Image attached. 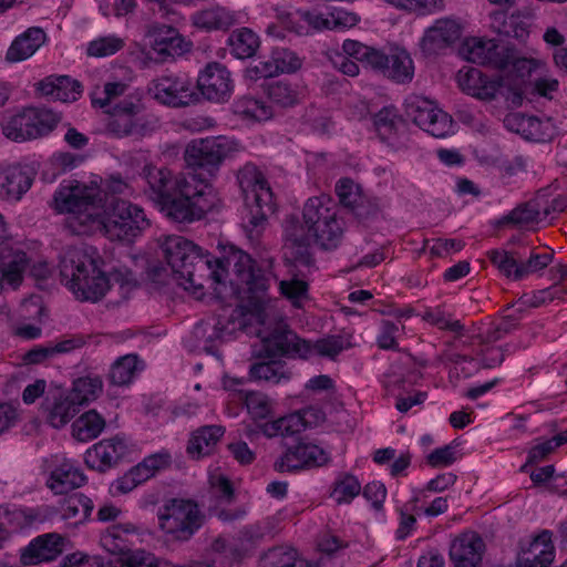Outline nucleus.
<instances>
[{"label":"nucleus","mask_w":567,"mask_h":567,"mask_svg":"<svg viewBox=\"0 0 567 567\" xmlns=\"http://www.w3.org/2000/svg\"><path fill=\"white\" fill-rule=\"evenodd\" d=\"M330 30H347L360 22V16L344 8L333 7L329 11Z\"/></svg>","instance_id":"56"},{"label":"nucleus","mask_w":567,"mask_h":567,"mask_svg":"<svg viewBox=\"0 0 567 567\" xmlns=\"http://www.w3.org/2000/svg\"><path fill=\"white\" fill-rule=\"evenodd\" d=\"M144 369V363L136 354L118 358L111 367L110 380L116 385H126Z\"/></svg>","instance_id":"42"},{"label":"nucleus","mask_w":567,"mask_h":567,"mask_svg":"<svg viewBox=\"0 0 567 567\" xmlns=\"http://www.w3.org/2000/svg\"><path fill=\"white\" fill-rule=\"evenodd\" d=\"M507 45L495 39L471 37L463 42L461 51L470 62L498 69L503 65Z\"/></svg>","instance_id":"19"},{"label":"nucleus","mask_w":567,"mask_h":567,"mask_svg":"<svg viewBox=\"0 0 567 567\" xmlns=\"http://www.w3.org/2000/svg\"><path fill=\"white\" fill-rule=\"evenodd\" d=\"M342 51L384 75L389 54L352 39L343 41Z\"/></svg>","instance_id":"30"},{"label":"nucleus","mask_w":567,"mask_h":567,"mask_svg":"<svg viewBox=\"0 0 567 567\" xmlns=\"http://www.w3.org/2000/svg\"><path fill=\"white\" fill-rule=\"evenodd\" d=\"M103 391V381L99 375H85L74 380L70 395L79 404L95 401Z\"/></svg>","instance_id":"44"},{"label":"nucleus","mask_w":567,"mask_h":567,"mask_svg":"<svg viewBox=\"0 0 567 567\" xmlns=\"http://www.w3.org/2000/svg\"><path fill=\"white\" fill-rule=\"evenodd\" d=\"M312 409L295 412L259 425V431L267 437L293 436L301 433L308 425L307 415Z\"/></svg>","instance_id":"27"},{"label":"nucleus","mask_w":567,"mask_h":567,"mask_svg":"<svg viewBox=\"0 0 567 567\" xmlns=\"http://www.w3.org/2000/svg\"><path fill=\"white\" fill-rule=\"evenodd\" d=\"M484 551L483 538L475 532H466L452 542L450 557L455 567H477Z\"/></svg>","instance_id":"22"},{"label":"nucleus","mask_w":567,"mask_h":567,"mask_svg":"<svg viewBox=\"0 0 567 567\" xmlns=\"http://www.w3.org/2000/svg\"><path fill=\"white\" fill-rule=\"evenodd\" d=\"M127 87L121 81L106 82L103 87H96L91 93L92 105L111 115L107 128L120 137L141 131L138 114L144 106L140 96L128 95L117 101L126 93Z\"/></svg>","instance_id":"7"},{"label":"nucleus","mask_w":567,"mask_h":567,"mask_svg":"<svg viewBox=\"0 0 567 567\" xmlns=\"http://www.w3.org/2000/svg\"><path fill=\"white\" fill-rule=\"evenodd\" d=\"M305 124L317 134H327L331 127V121L329 116L315 107H311L306 111L303 116Z\"/></svg>","instance_id":"61"},{"label":"nucleus","mask_w":567,"mask_h":567,"mask_svg":"<svg viewBox=\"0 0 567 567\" xmlns=\"http://www.w3.org/2000/svg\"><path fill=\"white\" fill-rule=\"evenodd\" d=\"M94 508L92 499L84 494L75 493L63 501L62 517L73 519L74 524L84 523Z\"/></svg>","instance_id":"46"},{"label":"nucleus","mask_w":567,"mask_h":567,"mask_svg":"<svg viewBox=\"0 0 567 567\" xmlns=\"http://www.w3.org/2000/svg\"><path fill=\"white\" fill-rule=\"evenodd\" d=\"M147 92L157 103L173 109L186 107L199 100L192 79L182 73L153 79L147 85Z\"/></svg>","instance_id":"14"},{"label":"nucleus","mask_w":567,"mask_h":567,"mask_svg":"<svg viewBox=\"0 0 567 567\" xmlns=\"http://www.w3.org/2000/svg\"><path fill=\"white\" fill-rule=\"evenodd\" d=\"M330 457L321 446L311 442H299L290 446L276 460L274 468L280 473H292L300 470L323 466Z\"/></svg>","instance_id":"16"},{"label":"nucleus","mask_w":567,"mask_h":567,"mask_svg":"<svg viewBox=\"0 0 567 567\" xmlns=\"http://www.w3.org/2000/svg\"><path fill=\"white\" fill-rule=\"evenodd\" d=\"M32 124L37 132V138L51 133L60 123L61 115L52 110L44 107H28Z\"/></svg>","instance_id":"50"},{"label":"nucleus","mask_w":567,"mask_h":567,"mask_svg":"<svg viewBox=\"0 0 567 567\" xmlns=\"http://www.w3.org/2000/svg\"><path fill=\"white\" fill-rule=\"evenodd\" d=\"M279 289L284 297H286L293 307L301 308L303 302L309 299L308 284L298 278L281 280Z\"/></svg>","instance_id":"51"},{"label":"nucleus","mask_w":567,"mask_h":567,"mask_svg":"<svg viewBox=\"0 0 567 567\" xmlns=\"http://www.w3.org/2000/svg\"><path fill=\"white\" fill-rule=\"evenodd\" d=\"M249 375L256 381L279 384L290 379V372L280 361L258 362L250 367Z\"/></svg>","instance_id":"45"},{"label":"nucleus","mask_w":567,"mask_h":567,"mask_svg":"<svg viewBox=\"0 0 567 567\" xmlns=\"http://www.w3.org/2000/svg\"><path fill=\"white\" fill-rule=\"evenodd\" d=\"M362 485L359 478L348 472L338 473L333 480L329 496L337 505H349L360 495Z\"/></svg>","instance_id":"34"},{"label":"nucleus","mask_w":567,"mask_h":567,"mask_svg":"<svg viewBox=\"0 0 567 567\" xmlns=\"http://www.w3.org/2000/svg\"><path fill=\"white\" fill-rule=\"evenodd\" d=\"M302 24H306V33L310 31H324L330 30L329 27V12L322 13L317 10H302L301 13Z\"/></svg>","instance_id":"62"},{"label":"nucleus","mask_w":567,"mask_h":567,"mask_svg":"<svg viewBox=\"0 0 567 567\" xmlns=\"http://www.w3.org/2000/svg\"><path fill=\"white\" fill-rule=\"evenodd\" d=\"M339 202L344 207L354 208L363 200L361 188L350 178H342L336 185Z\"/></svg>","instance_id":"53"},{"label":"nucleus","mask_w":567,"mask_h":567,"mask_svg":"<svg viewBox=\"0 0 567 567\" xmlns=\"http://www.w3.org/2000/svg\"><path fill=\"white\" fill-rule=\"evenodd\" d=\"M45 486L55 495L68 494L85 484L86 477L78 463L64 454H53L42 462Z\"/></svg>","instance_id":"15"},{"label":"nucleus","mask_w":567,"mask_h":567,"mask_svg":"<svg viewBox=\"0 0 567 567\" xmlns=\"http://www.w3.org/2000/svg\"><path fill=\"white\" fill-rule=\"evenodd\" d=\"M171 455L166 452H158L146 456L142 462L132 467L137 477V482L142 484L156 475L157 472L168 466Z\"/></svg>","instance_id":"48"},{"label":"nucleus","mask_w":567,"mask_h":567,"mask_svg":"<svg viewBox=\"0 0 567 567\" xmlns=\"http://www.w3.org/2000/svg\"><path fill=\"white\" fill-rule=\"evenodd\" d=\"M271 54L280 73L295 72L302 64L301 59L288 49H275Z\"/></svg>","instance_id":"60"},{"label":"nucleus","mask_w":567,"mask_h":567,"mask_svg":"<svg viewBox=\"0 0 567 567\" xmlns=\"http://www.w3.org/2000/svg\"><path fill=\"white\" fill-rule=\"evenodd\" d=\"M240 150V144L227 136L197 138L186 146L184 158L188 166L203 168L213 174L226 158Z\"/></svg>","instance_id":"13"},{"label":"nucleus","mask_w":567,"mask_h":567,"mask_svg":"<svg viewBox=\"0 0 567 567\" xmlns=\"http://www.w3.org/2000/svg\"><path fill=\"white\" fill-rule=\"evenodd\" d=\"M28 107L8 117L2 122V132L6 137L14 142H24L37 138V132L32 124Z\"/></svg>","instance_id":"35"},{"label":"nucleus","mask_w":567,"mask_h":567,"mask_svg":"<svg viewBox=\"0 0 567 567\" xmlns=\"http://www.w3.org/2000/svg\"><path fill=\"white\" fill-rule=\"evenodd\" d=\"M257 337L267 357L309 359L313 354H318L333 360L351 346L349 340L341 336H329L310 343L298 337L284 322L276 323L271 331L258 330Z\"/></svg>","instance_id":"6"},{"label":"nucleus","mask_w":567,"mask_h":567,"mask_svg":"<svg viewBox=\"0 0 567 567\" xmlns=\"http://www.w3.org/2000/svg\"><path fill=\"white\" fill-rule=\"evenodd\" d=\"M400 327L398 323L390 320H382L380 323V331L377 338V343L380 349L395 350L398 349V336Z\"/></svg>","instance_id":"59"},{"label":"nucleus","mask_w":567,"mask_h":567,"mask_svg":"<svg viewBox=\"0 0 567 567\" xmlns=\"http://www.w3.org/2000/svg\"><path fill=\"white\" fill-rule=\"evenodd\" d=\"M507 122L514 121L517 123L518 132L525 136V138L535 141V142H544L548 140L551 135L550 122L549 120L543 121L536 116L528 115H513L512 117L506 120Z\"/></svg>","instance_id":"41"},{"label":"nucleus","mask_w":567,"mask_h":567,"mask_svg":"<svg viewBox=\"0 0 567 567\" xmlns=\"http://www.w3.org/2000/svg\"><path fill=\"white\" fill-rule=\"evenodd\" d=\"M32 178L20 165L0 166V198L8 202L20 200L30 189Z\"/></svg>","instance_id":"25"},{"label":"nucleus","mask_w":567,"mask_h":567,"mask_svg":"<svg viewBox=\"0 0 567 567\" xmlns=\"http://www.w3.org/2000/svg\"><path fill=\"white\" fill-rule=\"evenodd\" d=\"M125 45L123 38L116 34L99 37L86 45V54L93 58H106L121 51Z\"/></svg>","instance_id":"49"},{"label":"nucleus","mask_w":567,"mask_h":567,"mask_svg":"<svg viewBox=\"0 0 567 567\" xmlns=\"http://www.w3.org/2000/svg\"><path fill=\"white\" fill-rule=\"evenodd\" d=\"M105 427V420L95 410H90L79 416L72 424L73 436L81 442L97 437Z\"/></svg>","instance_id":"38"},{"label":"nucleus","mask_w":567,"mask_h":567,"mask_svg":"<svg viewBox=\"0 0 567 567\" xmlns=\"http://www.w3.org/2000/svg\"><path fill=\"white\" fill-rule=\"evenodd\" d=\"M157 518L163 532L183 540L190 538L204 523V515L197 504L179 498L165 503L158 509Z\"/></svg>","instance_id":"11"},{"label":"nucleus","mask_w":567,"mask_h":567,"mask_svg":"<svg viewBox=\"0 0 567 567\" xmlns=\"http://www.w3.org/2000/svg\"><path fill=\"white\" fill-rule=\"evenodd\" d=\"M233 112L241 120L251 122L268 121L274 116V109L265 101L251 96H241L233 104Z\"/></svg>","instance_id":"36"},{"label":"nucleus","mask_w":567,"mask_h":567,"mask_svg":"<svg viewBox=\"0 0 567 567\" xmlns=\"http://www.w3.org/2000/svg\"><path fill=\"white\" fill-rule=\"evenodd\" d=\"M237 181L248 208V223L254 228L262 226L275 212L274 194L267 179L257 166L246 164L238 172Z\"/></svg>","instance_id":"9"},{"label":"nucleus","mask_w":567,"mask_h":567,"mask_svg":"<svg viewBox=\"0 0 567 567\" xmlns=\"http://www.w3.org/2000/svg\"><path fill=\"white\" fill-rule=\"evenodd\" d=\"M457 83L464 93L480 100L489 101L501 94L514 106H519L523 101V91L517 80L506 86L503 80L491 79L476 68L461 69L457 73Z\"/></svg>","instance_id":"10"},{"label":"nucleus","mask_w":567,"mask_h":567,"mask_svg":"<svg viewBox=\"0 0 567 567\" xmlns=\"http://www.w3.org/2000/svg\"><path fill=\"white\" fill-rule=\"evenodd\" d=\"M56 81L55 101L69 103L76 101L81 96L82 86L76 80L63 75L56 76Z\"/></svg>","instance_id":"57"},{"label":"nucleus","mask_w":567,"mask_h":567,"mask_svg":"<svg viewBox=\"0 0 567 567\" xmlns=\"http://www.w3.org/2000/svg\"><path fill=\"white\" fill-rule=\"evenodd\" d=\"M61 276L73 296L80 301L101 300L113 285L122 290L133 286L132 272L115 270L106 275L99 260L83 248H70L61 260Z\"/></svg>","instance_id":"4"},{"label":"nucleus","mask_w":567,"mask_h":567,"mask_svg":"<svg viewBox=\"0 0 567 567\" xmlns=\"http://www.w3.org/2000/svg\"><path fill=\"white\" fill-rule=\"evenodd\" d=\"M343 237V223L334 204L327 195L310 197L303 205L302 223L290 218L285 224V256L293 264L311 268L315 264L309 250L312 243L324 250L337 248Z\"/></svg>","instance_id":"3"},{"label":"nucleus","mask_w":567,"mask_h":567,"mask_svg":"<svg viewBox=\"0 0 567 567\" xmlns=\"http://www.w3.org/2000/svg\"><path fill=\"white\" fill-rule=\"evenodd\" d=\"M423 319L442 330H449L456 333L463 330V324L460 320L453 319L450 313L445 312L440 307L426 310L423 315Z\"/></svg>","instance_id":"54"},{"label":"nucleus","mask_w":567,"mask_h":567,"mask_svg":"<svg viewBox=\"0 0 567 567\" xmlns=\"http://www.w3.org/2000/svg\"><path fill=\"white\" fill-rule=\"evenodd\" d=\"M228 45L234 56L237 59H248L259 48V38L250 29L240 28L229 35Z\"/></svg>","instance_id":"43"},{"label":"nucleus","mask_w":567,"mask_h":567,"mask_svg":"<svg viewBox=\"0 0 567 567\" xmlns=\"http://www.w3.org/2000/svg\"><path fill=\"white\" fill-rule=\"evenodd\" d=\"M401 122L394 106H384L373 115V127L378 136L386 142L396 135L398 125Z\"/></svg>","instance_id":"47"},{"label":"nucleus","mask_w":567,"mask_h":567,"mask_svg":"<svg viewBox=\"0 0 567 567\" xmlns=\"http://www.w3.org/2000/svg\"><path fill=\"white\" fill-rule=\"evenodd\" d=\"M244 401L248 412L254 419H266L271 413L269 399L259 392H246Z\"/></svg>","instance_id":"55"},{"label":"nucleus","mask_w":567,"mask_h":567,"mask_svg":"<svg viewBox=\"0 0 567 567\" xmlns=\"http://www.w3.org/2000/svg\"><path fill=\"white\" fill-rule=\"evenodd\" d=\"M225 429L220 425H205L195 431L188 442L187 452L193 457L209 454L223 437Z\"/></svg>","instance_id":"32"},{"label":"nucleus","mask_w":567,"mask_h":567,"mask_svg":"<svg viewBox=\"0 0 567 567\" xmlns=\"http://www.w3.org/2000/svg\"><path fill=\"white\" fill-rule=\"evenodd\" d=\"M47 40L45 32L32 27L18 35L9 47L6 59L11 63L24 61L32 56Z\"/></svg>","instance_id":"28"},{"label":"nucleus","mask_w":567,"mask_h":567,"mask_svg":"<svg viewBox=\"0 0 567 567\" xmlns=\"http://www.w3.org/2000/svg\"><path fill=\"white\" fill-rule=\"evenodd\" d=\"M384 76L398 84L410 83L413 80L414 63L405 49L394 48L390 51Z\"/></svg>","instance_id":"31"},{"label":"nucleus","mask_w":567,"mask_h":567,"mask_svg":"<svg viewBox=\"0 0 567 567\" xmlns=\"http://www.w3.org/2000/svg\"><path fill=\"white\" fill-rule=\"evenodd\" d=\"M163 257L173 271L177 285L196 299L205 295V285L212 281L214 291L224 298L229 271L235 276L230 280L231 290L237 299H259L258 295L268 288L266 274L256 267L252 258L241 249L229 247L223 259H213L210 255L192 240L172 235L161 244Z\"/></svg>","instance_id":"1"},{"label":"nucleus","mask_w":567,"mask_h":567,"mask_svg":"<svg viewBox=\"0 0 567 567\" xmlns=\"http://www.w3.org/2000/svg\"><path fill=\"white\" fill-rule=\"evenodd\" d=\"M464 247L462 240L449 239V238H436L432 240L430 251L434 256L444 257L450 254L457 252Z\"/></svg>","instance_id":"64"},{"label":"nucleus","mask_w":567,"mask_h":567,"mask_svg":"<svg viewBox=\"0 0 567 567\" xmlns=\"http://www.w3.org/2000/svg\"><path fill=\"white\" fill-rule=\"evenodd\" d=\"M297 556L291 547H276L262 556L259 567H295Z\"/></svg>","instance_id":"52"},{"label":"nucleus","mask_w":567,"mask_h":567,"mask_svg":"<svg viewBox=\"0 0 567 567\" xmlns=\"http://www.w3.org/2000/svg\"><path fill=\"white\" fill-rule=\"evenodd\" d=\"M63 538L58 534H43L22 549L24 565H38L55 559L62 553Z\"/></svg>","instance_id":"24"},{"label":"nucleus","mask_w":567,"mask_h":567,"mask_svg":"<svg viewBox=\"0 0 567 567\" xmlns=\"http://www.w3.org/2000/svg\"><path fill=\"white\" fill-rule=\"evenodd\" d=\"M503 65L498 70L523 79L536 70L540 61L532 58L522 56L514 48L507 45L506 54L503 55Z\"/></svg>","instance_id":"40"},{"label":"nucleus","mask_w":567,"mask_h":567,"mask_svg":"<svg viewBox=\"0 0 567 567\" xmlns=\"http://www.w3.org/2000/svg\"><path fill=\"white\" fill-rule=\"evenodd\" d=\"M488 258L501 275L514 281L522 280V256L518 251L495 249L488 252Z\"/></svg>","instance_id":"39"},{"label":"nucleus","mask_w":567,"mask_h":567,"mask_svg":"<svg viewBox=\"0 0 567 567\" xmlns=\"http://www.w3.org/2000/svg\"><path fill=\"white\" fill-rule=\"evenodd\" d=\"M553 258V252H532L526 260L522 258V279L545 269Z\"/></svg>","instance_id":"58"},{"label":"nucleus","mask_w":567,"mask_h":567,"mask_svg":"<svg viewBox=\"0 0 567 567\" xmlns=\"http://www.w3.org/2000/svg\"><path fill=\"white\" fill-rule=\"evenodd\" d=\"M363 497L371 503L372 507L377 511L381 509L386 497V488L381 482L368 483L362 488Z\"/></svg>","instance_id":"63"},{"label":"nucleus","mask_w":567,"mask_h":567,"mask_svg":"<svg viewBox=\"0 0 567 567\" xmlns=\"http://www.w3.org/2000/svg\"><path fill=\"white\" fill-rule=\"evenodd\" d=\"M102 204L100 187L75 179L63 181L55 189L50 207L65 215L64 227L74 235L94 234Z\"/></svg>","instance_id":"5"},{"label":"nucleus","mask_w":567,"mask_h":567,"mask_svg":"<svg viewBox=\"0 0 567 567\" xmlns=\"http://www.w3.org/2000/svg\"><path fill=\"white\" fill-rule=\"evenodd\" d=\"M270 102L281 109L297 105L303 97L302 89L298 84L287 81L271 82L266 87Z\"/></svg>","instance_id":"37"},{"label":"nucleus","mask_w":567,"mask_h":567,"mask_svg":"<svg viewBox=\"0 0 567 567\" xmlns=\"http://www.w3.org/2000/svg\"><path fill=\"white\" fill-rule=\"evenodd\" d=\"M151 49L161 61L183 55L190 50V42L177 29L166 24H152L146 31Z\"/></svg>","instance_id":"17"},{"label":"nucleus","mask_w":567,"mask_h":567,"mask_svg":"<svg viewBox=\"0 0 567 567\" xmlns=\"http://www.w3.org/2000/svg\"><path fill=\"white\" fill-rule=\"evenodd\" d=\"M406 116L424 132L436 138L454 134L455 123L435 101L425 96L411 94L404 102Z\"/></svg>","instance_id":"12"},{"label":"nucleus","mask_w":567,"mask_h":567,"mask_svg":"<svg viewBox=\"0 0 567 567\" xmlns=\"http://www.w3.org/2000/svg\"><path fill=\"white\" fill-rule=\"evenodd\" d=\"M126 452L125 440L114 436L95 443L85 452L84 460L90 468L104 472L115 466Z\"/></svg>","instance_id":"21"},{"label":"nucleus","mask_w":567,"mask_h":567,"mask_svg":"<svg viewBox=\"0 0 567 567\" xmlns=\"http://www.w3.org/2000/svg\"><path fill=\"white\" fill-rule=\"evenodd\" d=\"M95 223L94 233L100 231L112 241H132L151 226L141 206L120 198L101 204Z\"/></svg>","instance_id":"8"},{"label":"nucleus","mask_w":567,"mask_h":567,"mask_svg":"<svg viewBox=\"0 0 567 567\" xmlns=\"http://www.w3.org/2000/svg\"><path fill=\"white\" fill-rule=\"evenodd\" d=\"M27 268V255L20 250L2 248L0 251V272L2 279L13 288L22 281V274Z\"/></svg>","instance_id":"33"},{"label":"nucleus","mask_w":567,"mask_h":567,"mask_svg":"<svg viewBox=\"0 0 567 567\" xmlns=\"http://www.w3.org/2000/svg\"><path fill=\"white\" fill-rule=\"evenodd\" d=\"M143 177L148 186L145 190L148 197L174 221L199 220L216 205L214 188L196 174L173 176L165 167L146 165Z\"/></svg>","instance_id":"2"},{"label":"nucleus","mask_w":567,"mask_h":567,"mask_svg":"<svg viewBox=\"0 0 567 567\" xmlns=\"http://www.w3.org/2000/svg\"><path fill=\"white\" fill-rule=\"evenodd\" d=\"M197 87L205 99L212 102H225L230 97L234 83L230 72L220 63H208L199 73Z\"/></svg>","instance_id":"18"},{"label":"nucleus","mask_w":567,"mask_h":567,"mask_svg":"<svg viewBox=\"0 0 567 567\" xmlns=\"http://www.w3.org/2000/svg\"><path fill=\"white\" fill-rule=\"evenodd\" d=\"M42 409L49 424L61 429L78 414L80 406L70 393L58 392L45 398Z\"/></svg>","instance_id":"26"},{"label":"nucleus","mask_w":567,"mask_h":567,"mask_svg":"<svg viewBox=\"0 0 567 567\" xmlns=\"http://www.w3.org/2000/svg\"><path fill=\"white\" fill-rule=\"evenodd\" d=\"M460 37V23L452 18H441L424 31L420 45L424 53L437 54L455 43Z\"/></svg>","instance_id":"20"},{"label":"nucleus","mask_w":567,"mask_h":567,"mask_svg":"<svg viewBox=\"0 0 567 567\" xmlns=\"http://www.w3.org/2000/svg\"><path fill=\"white\" fill-rule=\"evenodd\" d=\"M190 21L194 27L205 30H227L237 23L236 14L224 7H210L196 11Z\"/></svg>","instance_id":"29"},{"label":"nucleus","mask_w":567,"mask_h":567,"mask_svg":"<svg viewBox=\"0 0 567 567\" xmlns=\"http://www.w3.org/2000/svg\"><path fill=\"white\" fill-rule=\"evenodd\" d=\"M555 559V547L549 530L535 536L517 557V567H550Z\"/></svg>","instance_id":"23"}]
</instances>
